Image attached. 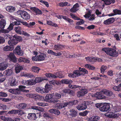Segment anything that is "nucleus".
I'll list each match as a JSON object with an SVG mask.
<instances>
[{
  "label": "nucleus",
  "instance_id": "43",
  "mask_svg": "<svg viewBox=\"0 0 121 121\" xmlns=\"http://www.w3.org/2000/svg\"><path fill=\"white\" fill-rule=\"evenodd\" d=\"M55 107L58 109H60L63 108V103H57L55 105Z\"/></svg>",
  "mask_w": 121,
  "mask_h": 121
},
{
  "label": "nucleus",
  "instance_id": "53",
  "mask_svg": "<svg viewBox=\"0 0 121 121\" xmlns=\"http://www.w3.org/2000/svg\"><path fill=\"white\" fill-rule=\"evenodd\" d=\"M89 112L88 111L86 110L84 112L79 113V115L82 116H86L87 115Z\"/></svg>",
  "mask_w": 121,
  "mask_h": 121
},
{
  "label": "nucleus",
  "instance_id": "62",
  "mask_svg": "<svg viewBox=\"0 0 121 121\" xmlns=\"http://www.w3.org/2000/svg\"><path fill=\"white\" fill-rule=\"evenodd\" d=\"M84 22L83 20L81 19L80 21L77 22L76 23V25H81L84 23Z\"/></svg>",
  "mask_w": 121,
  "mask_h": 121
},
{
  "label": "nucleus",
  "instance_id": "4",
  "mask_svg": "<svg viewBox=\"0 0 121 121\" xmlns=\"http://www.w3.org/2000/svg\"><path fill=\"white\" fill-rule=\"evenodd\" d=\"M13 52L15 54L19 56H22L23 55V51L21 49V47L20 45L17 46Z\"/></svg>",
  "mask_w": 121,
  "mask_h": 121
},
{
  "label": "nucleus",
  "instance_id": "13",
  "mask_svg": "<svg viewBox=\"0 0 121 121\" xmlns=\"http://www.w3.org/2000/svg\"><path fill=\"white\" fill-rule=\"evenodd\" d=\"M27 105L26 104L21 103L17 104L16 106V108L18 109H26Z\"/></svg>",
  "mask_w": 121,
  "mask_h": 121
},
{
  "label": "nucleus",
  "instance_id": "30",
  "mask_svg": "<svg viewBox=\"0 0 121 121\" xmlns=\"http://www.w3.org/2000/svg\"><path fill=\"white\" fill-rule=\"evenodd\" d=\"M14 46H7L4 47L3 48V50L4 51H12L14 49Z\"/></svg>",
  "mask_w": 121,
  "mask_h": 121
},
{
  "label": "nucleus",
  "instance_id": "39",
  "mask_svg": "<svg viewBox=\"0 0 121 121\" xmlns=\"http://www.w3.org/2000/svg\"><path fill=\"white\" fill-rule=\"evenodd\" d=\"M61 97V94L58 93H55V95H54V99H56L58 101L57 102L59 101L58 99H60Z\"/></svg>",
  "mask_w": 121,
  "mask_h": 121
},
{
  "label": "nucleus",
  "instance_id": "8",
  "mask_svg": "<svg viewBox=\"0 0 121 121\" xmlns=\"http://www.w3.org/2000/svg\"><path fill=\"white\" fill-rule=\"evenodd\" d=\"M100 111L108 112L110 110V106L109 104H106L101 106L99 109Z\"/></svg>",
  "mask_w": 121,
  "mask_h": 121
},
{
  "label": "nucleus",
  "instance_id": "58",
  "mask_svg": "<svg viewBox=\"0 0 121 121\" xmlns=\"http://www.w3.org/2000/svg\"><path fill=\"white\" fill-rule=\"evenodd\" d=\"M26 87L23 85H19L18 86V89H19L20 92H22L23 90H24V89H26Z\"/></svg>",
  "mask_w": 121,
  "mask_h": 121
},
{
  "label": "nucleus",
  "instance_id": "48",
  "mask_svg": "<svg viewBox=\"0 0 121 121\" xmlns=\"http://www.w3.org/2000/svg\"><path fill=\"white\" fill-rule=\"evenodd\" d=\"M113 109L115 112H117L121 110V108L119 106H115L114 107Z\"/></svg>",
  "mask_w": 121,
  "mask_h": 121
},
{
  "label": "nucleus",
  "instance_id": "49",
  "mask_svg": "<svg viewBox=\"0 0 121 121\" xmlns=\"http://www.w3.org/2000/svg\"><path fill=\"white\" fill-rule=\"evenodd\" d=\"M54 74L56 75L57 78L58 77L60 78H62L64 77L63 75L60 72L55 73Z\"/></svg>",
  "mask_w": 121,
  "mask_h": 121
},
{
  "label": "nucleus",
  "instance_id": "64",
  "mask_svg": "<svg viewBox=\"0 0 121 121\" xmlns=\"http://www.w3.org/2000/svg\"><path fill=\"white\" fill-rule=\"evenodd\" d=\"M0 107L1 109L4 110H6L7 108V106L6 105L2 104H0Z\"/></svg>",
  "mask_w": 121,
  "mask_h": 121
},
{
  "label": "nucleus",
  "instance_id": "20",
  "mask_svg": "<svg viewBox=\"0 0 121 121\" xmlns=\"http://www.w3.org/2000/svg\"><path fill=\"white\" fill-rule=\"evenodd\" d=\"M85 58L86 61L92 63H93L94 62L96 61V57L88 56L85 57Z\"/></svg>",
  "mask_w": 121,
  "mask_h": 121
},
{
  "label": "nucleus",
  "instance_id": "35",
  "mask_svg": "<svg viewBox=\"0 0 121 121\" xmlns=\"http://www.w3.org/2000/svg\"><path fill=\"white\" fill-rule=\"evenodd\" d=\"M63 47V45L60 44L55 45H54V49L56 50H59L61 49Z\"/></svg>",
  "mask_w": 121,
  "mask_h": 121
},
{
  "label": "nucleus",
  "instance_id": "28",
  "mask_svg": "<svg viewBox=\"0 0 121 121\" xmlns=\"http://www.w3.org/2000/svg\"><path fill=\"white\" fill-rule=\"evenodd\" d=\"M99 119V117L97 116H93L88 119V121H97Z\"/></svg>",
  "mask_w": 121,
  "mask_h": 121
},
{
  "label": "nucleus",
  "instance_id": "9",
  "mask_svg": "<svg viewBox=\"0 0 121 121\" xmlns=\"http://www.w3.org/2000/svg\"><path fill=\"white\" fill-rule=\"evenodd\" d=\"M101 92L104 94L109 97L112 96L113 94L112 91L105 89H102Z\"/></svg>",
  "mask_w": 121,
  "mask_h": 121
},
{
  "label": "nucleus",
  "instance_id": "6",
  "mask_svg": "<svg viewBox=\"0 0 121 121\" xmlns=\"http://www.w3.org/2000/svg\"><path fill=\"white\" fill-rule=\"evenodd\" d=\"M21 17L24 19L28 20L30 18L29 14L26 12L24 11H20Z\"/></svg>",
  "mask_w": 121,
  "mask_h": 121
},
{
  "label": "nucleus",
  "instance_id": "32",
  "mask_svg": "<svg viewBox=\"0 0 121 121\" xmlns=\"http://www.w3.org/2000/svg\"><path fill=\"white\" fill-rule=\"evenodd\" d=\"M61 82L62 84H70L72 83V80H71L64 79L61 80Z\"/></svg>",
  "mask_w": 121,
  "mask_h": 121
},
{
  "label": "nucleus",
  "instance_id": "56",
  "mask_svg": "<svg viewBox=\"0 0 121 121\" xmlns=\"http://www.w3.org/2000/svg\"><path fill=\"white\" fill-rule=\"evenodd\" d=\"M26 95L27 97H29L31 98H33L34 97H36L37 95H36V94H29L27 93L26 94Z\"/></svg>",
  "mask_w": 121,
  "mask_h": 121
},
{
  "label": "nucleus",
  "instance_id": "21",
  "mask_svg": "<svg viewBox=\"0 0 121 121\" xmlns=\"http://www.w3.org/2000/svg\"><path fill=\"white\" fill-rule=\"evenodd\" d=\"M15 66V72L17 73L20 72L21 70L23 69V67L18 64H16Z\"/></svg>",
  "mask_w": 121,
  "mask_h": 121
},
{
  "label": "nucleus",
  "instance_id": "63",
  "mask_svg": "<svg viewBox=\"0 0 121 121\" xmlns=\"http://www.w3.org/2000/svg\"><path fill=\"white\" fill-rule=\"evenodd\" d=\"M5 40L3 37L0 35V44H3L5 42Z\"/></svg>",
  "mask_w": 121,
  "mask_h": 121
},
{
  "label": "nucleus",
  "instance_id": "44",
  "mask_svg": "<svg viewBox=\"0 0 121 121\" xmlns=\"http://www.w3.org/2000/svg\"><path fill=\"white\" fill-rule=\"evenodd\" d=\"M36 90L37 92L39 93H40L43 94L44 93V90L43 89V88L41 89L40 87H37L36 88Z\"/></svg>",
  "mask_w": 121,
  "mask_h": 121
},
{
  "label": "nucleus",
  "instance_id": "16",
  "mask_svg": "<svg viewBox=\"0 0 121 121\" xmlns=\"http://www.w3.org/2000/svg\"><path fill=\"white\" fill-rule=\"evenodd\" d=\"M9 60L13 62L16 63L17 62V59L14 54L12 53H11L9 56Z\"/></svg>",
  "mask_w": 121,
  "mask_h": 121
},
{
  "label": "nucleus",
  "instance_id": "2",
  "mask_svg": "<svg viewBox=\"0 0 121 121\" xmlns=\"http://www.w3.org/2000/svg\"><path fill=\"white\" fill-rule=\"evenodd\" d=\"M102 50L104 51L107 55L111 56L116 57L118 55V52L112 48H104L102 49Z\"/></svg>",
  "mask_w": 121,
  "mask_h": 121
},
{
  "label": "nucleus",
  "instance_id": "3",
  "mask_svg": "<svg viewBox=\"0 0 121 121\" xmlns=\"http://www.w3.org/2000/svg\"><path fill=\"white\" fill-rule=\"evenodd\" d=\"M91 102L90 101H84L80 104L76 106V108L78 110H83L87 108V106L91 104Z\"/></svg>",
  "mask_w": 121,
  "mask_h": 121
},
{
  "label": "nucleus",
  "instance_id": "42",
  "mask_svg": "<svg viewBox=\"0 0 121 121\" xmlns=\"http://www.w3.org/2000/svg\"><path fill=\"white\" fill-rule=\"evenodd\" d=\"M28 86H31L35 85L36 84V82L33 79H30L27 80Z\"/></svg>",
  "mask_w": 121,
  "mask_h": 121
},
{
  "label": "nucleus",
  "instance_id": "52",
  "mask_svg": "<svg viewBox=\"0 0 121 121\" xmlns=\"http://www.w3.org/2000/svg\"><path fill=\"white\" fill-rule=\"evenodd\" d=\"M6 66L2 63L0 64V70H3L6 68Z\"/></svg>",
  "mask_w": 121,
  "mask_h": 121
},
{
  "label": "nucleus",
  "instance_id": "36",
  "mask_svg": "<svg viewBox=\"0 0 121 121\" xmlns=\"http://www.w3.org/2000/svg\"><path fill=\"white\" fill-rule=\"evenodd\" d=\"M81 86V88H79V89L81 91L82 93V94L84 95L85 94H86L88 92V90L85 88V87H82Z\"/></svg>",
  "mask_w": 121,
  "mask_h": 121
},
{
  "label": "nucleus",
  "instance_id": "25",
  "mask_svg": "<svg viewBox=\"0 0 121 121\" xmlns=\"http://www.w3.org/2000/svg\"><path fill=\"white\" fill-rule=\"evenodd\" d=\"M6 24L5 20L4 19H2L0 21V28L1 30H4Z\"/></svg>",
  "mask_w": 121,
  "mask_h": 121
},
{
  "label": "nucleus",
  "instance_id": "61",
  "mask_svg": "<svg viewBox=\"0 0 121 121\" xmlns=\"http://www.w3.org/2000/svg\"><path fill=\"white\" fill-rule=\"evenodd\" d=\"M7 96V94L5 93L2 92H0V96L5 97Z\"/></svg>",
  "mask_w": 121,
  "mask_h": 121
},
{
  "label": "nucleus",
  "instance_id": "22",
  "mask_svg": "<svg viewBox=\"0 0 121 121\" xmlns=\"http://www.w3.org/2000/svg\"><path fill=\"white\" fill-rule=\"evenodd\" d=\"M46 57V55L44 53H41L40 55L37 56L38 61H41L44 60L45 57Z\"/></svg>",
  "mask_w": 121,
  "mask_h": 121
},
{
  "label": "nucleus",
  "instance_id": "38",
  "mask_svg": "<svg viewBox=\"0 0 121 121\" xmlns=\"http://www.w3.org/2000/svg\"><path fill=\"white\" fill-rule=\"evenodd\" d=\"M49 84L51 85L52 84L53 85H58L60 84L59 82L57 81L56 80H52L49 82Z\"/></svg>",
  "mask_w": 121,
  "mask_h": 121
},
{
  "label": "nucleus",
  "instance_id": "27",
  "mask_svg": "<svg viewBox=\"0 0 121 121\" xmlns=\"http://www.w3.org/2000/svg\"><path fill=\"white\" fill-rule=\"evenodd\" d=\"M62 18L64 19L67 22H68L70 25H73L74 21L73 20L68 18L66 16H63Z\"/></svg>",
  "mask_w": 121,
  "mask_h": 121
},
{
  "label": "nucleus",
  "instance_id": "17",
  "mask_svg": "<svg viewBox=\"0 0 121 121\" xmlns=\"http://www.w3.org/2000/svg\"><path fill=\"white\" fill-rule=\"evenodd\" d=\"M52 87V86L50 84H47L45 86V88H43L44 90V93H47L49 91L51 90Z\"/></svg>",
  "mask_w": 121,
  "mask_h": 121
},
{
  "label": "nucleus",
  "instance_id": "45",
  "mask_svg": "<svg viewBox=\"0 0 121 121\" xmlns=\"http://www.w3.org/2000/svg\"><path fill=\"white\" fill-rule=\"evenodd\" d=\"M85 68L89 69L94 70L95 69V67L93 66L88 64H86L85 66Z\"/></svg>",
  "mask_w": 121,
  "mask_h": 121
},
{
  "label": "nucleus",
  "instance_id": "5",
  "mask_svg": "<svg viewBox=\"0 0 121 121\" xmlns=\"http://www.w3.org/2000/svg\"><path fill=\"white\" fill-rule=\"evenodd\" d=\"M102 92H98L95 93L93 95V97H95L98 99H105L106 97L103 95L102 93Z\"/></svg>",
  "mask_w": 121,
  "mask_h": 121
},
{
  "label": "nucleus",
  "instance_id": "59",
  "mask_svg": "<svg viewBox=\"0 0 121 121\" xmlns=\"http://www.w3.org/2000/svg\"><path fill=\"white\" fill-rule=\"evenodd\" d=\"M25 76L31 78L33 77L34 75L31 73H27L25 74Z\"/></svg>",
  "mask_w": 121,
  "mask_h": 121
},
{
  "label": "nucleus",
  "instance_id": "51",
  "mask_svg": "<svg viewBox=\"0 0 121 121\" xmlns=\"http://www.w3.org/2000/svg\"><path fill=\"white\" fill-rule=\"evenodd\" d=\"M17 83L16 79H12L10 85L11 86H13L15 85Z\"/></svg>",
  "mask_w": 121,
  "mask_h": 121
},
{
  "label": "nucleus",
  "instance_id": "33",
  "mask_svg": "<svg viewBox=\"0 0 121 121\" xmlns=\"http://www.w3.org/2000/svg\"><path fill=\"white\" fill-rule=\"evenodd\" d=\"M103 1L106 5H110L112 3L113 4L115 2V0H103Z\"/></svg>",
  "mask_w": 121,
  "mask_h": 121
},
{
  "label": "nucleus",
  "instance_id": "23",
  "mask_svg": "<svg viewBox=\"0 0 121 121\" xmlns=\"http://www.w3.org/2000/svg\"><path fill=\"white\" fill-rule=\"evenodd\" d=\"M49 112L57 115H59L60 114V111L58 109H50L49 110Z\"/></svg>",
  "mask_w": 121,
  "mask_h": 121
},
{
  "label": "nucleus",
  "instance_id": "41",
  "mask_svg": "<svg viewBox=\"0 0 121 121\" xmlns=\"http://www.w3.org/2000/svg\"><path fill=\"white\" fill-rule=\"evenodd\" d=\"M31 108L33 109L36 110L40 111H43V109L40 107L36 106H32L31 107Z\"/></svg>",
  "mask_w": 121,
  "mask_h": 121
},
{
  "label": "nucleus",
  "instance_id": "57",
  "mask_svg": "<svg viewBox=\"0 0 121 121\" xmlns=\"http://www.w3.org/2000/svg\"><path fill=\"white\" fill-rule=\"evenodd\" d=\"M107 68V66L104 65H102L101 67V73L103 74Z\"/></svg>",
  "mask_w": 121,
  "mask_h": 121
},
{
  "label": "nucleus",
  "instance_id": "31",
  "mask_svg": "<svg viewBox=\"0 0 121 121\" xmlns=\"http://www.w3.org/2000/svg\"><path fill=\"white\" fill-rule=\"evenodd\" d=\"M45 75L47 77L49 78H57L56 75L54 73V74L50 73H46L45 74Z\"/></svg>",
  "mask_w": 121,
  "mask_h": 121
},
{
  "label": "nucleus",
  "instance_id": "29",
  "mask_svg": "<svg viewBox=\"0 0 121 121\" xmlns=\"http://www.w3.org/2000/svg\"><path fill=\"white\" fill-rule=\"evenodd\" d=\"M18 61L19 62H24L27 63H30V61L28 59L26 58H25L22 57H20L18 59Z\"/></svg>",
  "mask_w": 121,
  "mask_h": 121
},
{
  "label": "nucleus",
  "instance_id": "40",
  "mask_svg": "<svg viewBox=\"0 0 121 121\" xmlns=\"http://www.w3.org/2000/svg\"><path fill=\"white\" fill-rule=\"evenodd\" d=\"M40 70V69L36 66H33L32 68V70L33 71L37 73L39 72Z\"/></svg>",
  "mask_w": 121,
  "mask_h": 121
},
{
  "label": "nucleus",
  "instance_id": "24",
  "mask_svg": "<svg viewBox=\"0 0 121 121\" xmlns=\"http://www.w3.org/2000/svg\"><path fill=\"white\" fill-rule=\"evenodd\" d=\"M13 72V71L11 69H8L5 70L3 73L5 76H8L11 75L12 74Z\"/></svg>",
  "mask_w": 121,
  "mask_h": 121
},
{
  "label": "nucleus",
  "instance_id": "60",
  "mask_svg": "<svg viewBox=\"0 0 121 121\" xmlns=\"http://www.w3.org/2000/svg\"><path fill=\"white\" fill-rule=\"evenodd\" d=\"M39 1L41 3L44 4L46 6L48 7L49 6V5L48 3L45 1L43 0H40Z\"/></svg>",
  "mask_w": 121,
  "mask_h": 121
},
{
  "label": "nucleus",
  "instance_id": "47",
  "mask_svg": "<svg viewBox=\"0 0 121 121\" xmlns=\"http://www.w3.org/2000/svg\"><path fill=\"white\" fill-rule=\"evenodd\" d=\"M24 113H25L23 111L20 110V109L17 110L16 114H17L18 116H22Z\"/></svg>",
  "mask_w": 121,
  "mask_h": 121
},
{
  "label": "nucleus",
  "instance_id": "54",
  "mask_svg": "<svg viewBox=\"0 0 121 121\" xmlns=\"http://www.w3.org/2000/svg\"><path fill=\"white\" fill-rule=\"evenodd\" d=\"M113 89L116 91H121V88L119 87V85L117 86H114L113 88Z\"/></svg>",
  "mask_w": 121,
  "mask_h": 121
},
{
  "label": "nucleus",
  "instance_id": "50",
  "mask_svg": "<svg viewBox=\"0 0 121 121\" xmlns=\"http://www.w3.org/2000/svg\"><path fill=\"white\" fill-rule=\"evenodd\" d=\"M78 101L77 100H73L71 101H69L70 105L69 106H70L73 105H75L78 104Z\"/></svg>",
  "mask_w": 121,
  "mask_h": 121
},
{
  "label": "nucleus",
  "instance_id": "12",
  "mask_svg": "<svg viewBox=\"0 0 121 121\" xmlns=\"http://www.w3.org/2000/svg\"><path fill=\"white\" fill-rule=\"evenodd\" d=\"M63 93L69 94L72 95H74L75 94L74 91L70 89H63Z\"/></svg>",
  "mask_w": 121,
  "mask_h": 121
},
{
  "label": "nucleus",
  "instance_id": "18",
  "mask_svg": "<svg viewBox=\"0 0 121 121\" xmlns=\"http://www.w3.org/2000/svg\"><path fill=\"white\" fill-rule=\"evenodd\" d=\"M27 117L28 119L31 120H35L37 118L36 114L34 113H28Z\"/></svg>",
  "mask_w": 121,
  "mask_h": 121
},
{
  "label": "nucleus",
  "instance_id": "37",
  "mask_svg": "<svg viewBox=\"0 0 121 121\" xmlns=\"http://www.w3.org/2000/svg\"><path fill=\"white\" fill-rule=\"evenodd\" d=\"M80 71L81 75H84L86 74H87L88 73V71L84 68H82Z\"/></svg>",
  "mask_w": 121,
  "mask_h": 121
},
{
  "label": "nucleus",
  "instance_id": "15",
  "mask_svg": "<svg viewBox=\"0 0 121 121\" xmlns=\"http://www.w3.org/2000/svg\"><path fill=\"white\" fill-rule=\"evenodd\" d=\"M69 115L73 117H76L77 115L78 112L73 109H71L69 111Z\"/></svg>",
  "mask_w": 121,
  "mask_h": 121
},
{
  "label": "nucleus",
  "instance_id": "55",
  "mask_svg": "<svg viewBox=\"0 0 121 121\" xmlns=\"http://www.w3.org/2000/svg\"><path fill=\"white\" fill-rule=\"evenodd\" d=\"M73 73H74L76 77H78L80 76L81 75L80 74V71L77 70L73 71Z\"/></svg>",
  "mask_w": 121,
  "mask_h": 121
},
{
  "label": "nucleus",
  "instance_id": "26",
  "mask_svg": "<svg viewBox=\"0 0 121 121\" xmlns=\"http://www.w3.org/2000/svg\"><path fill=\"white\" fill-rule=\"evenodd\" d=\"M6 9L7 11L10 13H12L15 12L16 9L15 7L11 6L6 7Z\"/></svg>",
  "mask_w": 121,
  "mask_h": 121
},
{
  "label": "nucleus",
  "instance_id": "19",
  "mask_svg": "<svg viewBox=\"0 0 121 121\" xmlns=\"http://www.w3.org/2000/svg\"><path fill=\"white\" fill-rule=\"evenodd\" d=\"M47 80V79L44 77H39L36 78L34 81L36 83L41 82L44 80Z\"/></svg>",
  "mask_w": 121,
  "mask_h": 121
},
{
  "label": "nucleus",
  "instance_id": "1",
  "mask_svg": "<svg viewBox=\"0 0 121 121\" xmlns=\"http://www.w3.org/2000/svg\"><path fill=\"white\" fill-rule=\"evenodd\" d=\"M5 36L9 37L10 39L8 41V43L9 45L11 46H14L19 42L22 41V38L21 36H19L16 35H15L13 36L12 38L8 34H6Z\"/></svg>",
  "mask_w": 121,
  "mask_h": 121
},
{
  "label": "nucleus",
  "instance_id": "11",
  "mask_svg": "<svg viewBox=\"0 0 121 121\" xmlns=\"http://www.w3.org/2000/svg\"><path fill=\"white\" fill-rule=\"evenodd\" d=\"M14 24L13 23H10L9 27L6 30H1L4 33H8L10 31L13 30V29ZM1 31V30H0Z\"/></svg>",
  "mask_w": 121,
  "mask_h": 121
},
{
  "label": "nucleus",
  "instance_id": "34",
  "mask_svg": "<svg viewBox=\"0 0 121 121\" xmlns=\"http://www.w3.org/2000/svg\"><path fill=\"white\" fill-rule=\"evenodd\" d=\"M14 30L15 32L18 34H22L21 31L22 28L21 27L17 26L14 28Z\"/></svg>",
  "mask_w": 121,
  "mask_h": 121
},
{
  "label": "nucleus",
  "instance_id": "14",
  "mask_svg": "<svg viewBox=\"0 0 121 121\" xmlns=\"http://www.w3.org/2000/svg\"><path fill=\"white\" fill-rule=\"evenodd\" d=\"M18 88L16 89H10L9 91L13 94L16 95H19L21 94V92Z\"/></svg>",
  "mask_w": 121,
  "mask_h": 121
},
{
  "label": "nucleus",
  "instance_id": "7",
  "mask_svg": "<svg viewBox=\"0 0 121 121\" xmlns=\"http://www.w3.org/2000/svg\"><path fill=\"white\" fill-rule=\"evenodd\" d=\"M45 101H48L50 103H55L57 102L58 100L55 99V100L54 98H52V95L47 94L45 97Z\"/></svg>",
  "mask_w": 121,
  "mask_h": 121
},
{
  "label": "nucleus",
  "instance_id": "10",
  "mask_svg": "<svg viewBox=\"0 0 121 121\" xmlns=\"http://www.w3.org/2000/svg\"><path fill=\"white\" fill-rule=\"evenodd\" d=\"M31 10L36 15L42 14V12L40 10L35 7L31 8Z\"/></svg>",
  "mask_w": 121,
  "mask_h": 121
},
{
  "label": "nucleus",
  "instance_id": "46",
  "mask_svg": "<svg viewBox=\"0 0 121 121\" xmlns=\"http://www.w3.org/2000/svg\"><path fill=\"white\" fill-rule=\"evenodd\" d=\"M113 12L114 13L115 15L121 14V10L116 9H114Z\"/></svg>",
  "mask_w": 121,
  "mask_h": 121
}]
</instances>
